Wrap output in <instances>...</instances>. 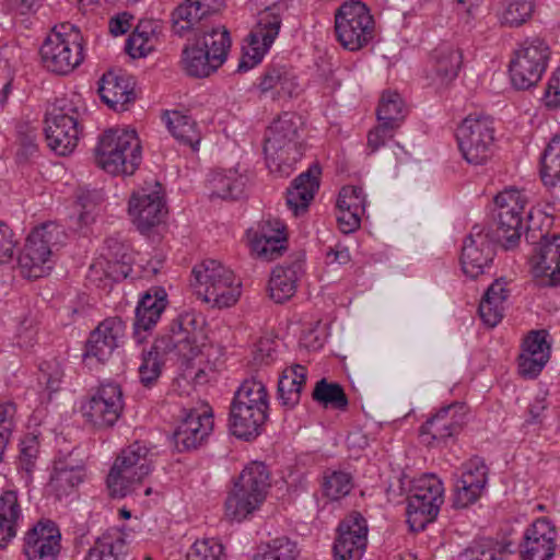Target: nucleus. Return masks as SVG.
<instances>
[{"label": "nucleus", "instance_id": "f257e3e1", "mask_svg": "<svg viewBox=\"0 0 560 560\" xmlns=\"http://www.w3.org/2000/svg\"><path fill=\"white\" fill-rule=\"evenodd\" d=\"M269 396L262 381L250 377L242 382L230 407L229 427L233 435L256 439L268 419Z\"/></svg>", "mask_w": 560, "mask_h": 560}, {"label": "nucleus", "instance_id": "f03ea898", "mask_svg": "<svg viewBox=\"0 0 560 560\" xmlns=\"http://www.w3.org/2000/svg\"><path fill=\"white\" fill-rule=\"evenodd\" d=\"M84 109L80 95L75 93L57 98L47 109L46 140L48 147L58 155H68L78 145L81 133L80 119Z\"/></svg>", "mask_w": 560, "mask_h": 560}, {"label": "nucleus", "instance_id": "7ed1b4c3", "mask_svg": "<svg viewBox=\"0 0 560 560\" xmlns=\"http://www.w3.org/2000/svg\"><path fill=\"white\" fill-rule=\"evenodd\" d=\"M195 294L212 307L234 305L241 296V284L232 270L214 259H206L191 271Z\"/></svg>", "mask_w": 560, "mask_h": 560}, {"label": "nucleus", "instance_id": "20e7f679", "mask_svg": "<svg viewBox=\"0 0 560 560\" xmlns=\"http://www.w3.org/2000/svg\"><path fill=\"white\" fill-rule=\"evenodd\" d=\"M97 165L113 175H132L141 163V143L135 130L109 129L95 149Z\"/></svg>", "mask_w": 560, "mask_h": 560}, {"label": "nucleus", "instance_id": "39448f33", "mask_svg": "<svg viewBox=\"0 0 560 560\" xmlns=\"http://www.w3.org/2000/svg\"><path fill=\"white\" fill-rule=\"evenodd\" d=\"M40 56L48 71L61 75L72 72L84 59L80 30L70 23L55 26L40 47Z\"/></svg>", "mask_w": 560, "mask_h": 560}, {"label": "nucleus", "instance_id": "423d86ee", "mask_svg": "<svg viewBox=\"0 0 560 560\" xmlns=\"http://www.w3.org/2000/svg\"><path fill=\"white\" fill-rule=\"evenodd\" d=\"M63 237V230L54 222L35 228L19 257L23 277L38 279L47 276L54 266V252L58 250Z\"/></svg>", "mask_w": 560, "mask_h": 560}, {"label": "nucleus", "instance_id": "0eeeda50", "mask_svg": "<svg viewBox=\"0 0 560 560\" xmlns=\"http://www.w3.org/2000/svg\"><path fill=\"white\" fill-rule=\"evenodd\" d=\"M152 470V454L147 445L135 442L117 456L107 476V487L113 497L125 498L136 491Z\"/></svg>", "mask_w": 560, "mask_h": 560}, {"label": "nucleus", "instance_id": "6e6552de", "mask_svg": "<svg viewBox=\"0 0 560 560\" xmlns=\"http://www.w3.org/2000/svg\"><path fill=\"white\" fill-rule=\"evenodd\" d=\"M338 43L349 51L368 46L375 35V22L369 8L359 0L342 3L335 13Z\"/></svg>", "mask_w": 560, "mask_h": 560}, {"label": "nucleus", "instance_id": "1a4fd4ad", "mask_svg": "<svg viewBox=\"0 0 560 560\" xmlns=\"http://www.w3.org/2000/svg\"><path fill=\"white\" fill-rule=\"evenodd\" d=\"M258 12L256 26L248 35V46L238 63V70L247 71L261 61L279 35L282 15L287 10L283 0H265Z\"/></svg>", "mask_w": 560, "mask_h": 560}, {"label": "nucleus", "instance_id": "9d476101", "mask_svg": "<svg viewBox=\"0 0 560 560\" xmlns=\"http://www.w3.org/2000/svg\"><path fill=\"white\" fill-rule=\"evenodd\" d=\"M301 117L285 112L269 126L265 137L264 152L266 160L277 166L291 165L302 156L299 130Z\"/></svg>", "mask_w": 560, "mask_h": 560}, {"label": "nucleus", "instance_id": "9b49d317", "mask_svg": "<svg viewBox=\"0 0 560 560\" xmlns=\"http://www.w3.org/2000/svg\"><path fill=\"white\" fill-rule=\"evenodd\" d=\"M550 56L551 49L542 38L532 37L521 43L509 66L513 86L517 90L536 86L548 68Z\"/></svg>", "mask_w": 560, "mask_h": 560}, {"label": "nucleus", "instance_id": "f8f14e48", "mask_svg": "<svg viewBox=\"0 0 560 560\" xmlns=\"http://www.w3.org/2000/svg\"><path fill=\"white\" fill-rule=\"evenodd\" d=\"M456 139L463 158L469 164L481 165L492 153L493 121L487 116L469 115L457 127Z\"/></svg>", "mask_w": 560, "mask_h": 560}, {"label": "nucleus", "instance_id": "ddd939ff", "mask_svg": "<svg viewBox=\"0 0 560 560\" xmlns=\"http://www.w3.org/2000/svg\"><path fill=\"white\" fill-rule=\"evenodd\" d=\"M196 318L194 314L185 313L175 318L170 327V334L155 339V349L162 351L165 360L188 365L200 353L195 337Z\"/></svg>", "mask_w": 560, "mask_h": 560}, {"label": "nucleus", "instance_id": "4468645a", "mask_svg": "<svg viewBox=\"0 0 560 560\" xmlns=\"http://www.w3.org/2000/svg\"><path fill=\"white\" fill-rule=\"evenodd\" d=\"M497 213V240L505 249L514 248L521 238L526 195L517 189H506L494 198Z\"/></svg>", "mask_w": 560, "mask_h": 560}, {"label": "nucleus", "instance_id": "2eb2a0df", "mask_svg": "<svg viewBox=\"0 0 560 560\" xmlns=\"http://www.w3.org/2000/svg\"><path fill=\"white\" fill-rule=\"evenodd\" d=\"M124 408L122 392L118 384L101 385L95 393L81 406L86 422L96 429L113 427Z\"/></svg>", "mask_w": 560, "mask_h": 560}, {"label": "nucleus", "instance_id": "dca6fc26", "mask_svg": "<svg viewBox=\"0 0 560 560\" xmlns=\"http://www.w3.org/2000/svg\"><path fill=\"white\" fill-rule=\"evenodd\" d=\"M466 413L467 408L462 402L441 408L420 427L422 442L431 447L446 444L462 431L466 423Z\"/></svg>", "mask_w": 560, "mask_h": 560}, {"label": "nucleus", "instance_id": "f3484780", "mask_svg": "<svg viewBox=\"0 0 560 560\" xmlns=\"http://www.w3.org/2000/svg\"><path fill=\"white\" fill-rule=\"evenodd\" d=\"M126 335V325L119 317H108L91 331L83 353L86 364L105 363Z\"/></svg>", "mask_w": 560, "mask_h": 560}, {"label": "nucleus", "instance_id": "a211bd4d", "mask_svg": "<svg viewBox=\"0 0 560 560\" xmlns=\"http://www.w3.org/2000/svg\"><path fill=\"white\" fill-rule=\"evenodd\" d=\"M558 530L548 517H539L524 532L518 545L521 560H552L557 550Z\"/></svg>", "mask_w": 560, "mask_h": 560}, {"label": "nucleus", "instance_id": "6ab92c4d", "mask_svg": "<svg viewBox=\"0 0 560 560\" xmlns=\"http://www.w3.org/2000/svg\"><path fill=\"white\" fill-rule=\"evenodd\" d=\"M224 7V0H185L173 12V30L179 36L198 33L209 27L212 15Z\"/></svg>", "mask_w": 560, "mask_h": 560}, {"label": "nucleus", "instance_id": "aec40b11", "mask_svg": "<svg viewBox=\"0 0 560 560\" xmlns=\"http://www.w3.org/2000/svg\"><path fill=\"white\" fill-rule=\"evenodd\" d=\"M60 550L61 533L51 520H39L24 535L23 553L27 560H57Z\"/></svg>", "mask_w": 560, "mask_h": 560}, {"label": "nucleus", "instance_id": "412c9836", "mask_svg": "<svg viewBox=\"0 0 560 560\" xmlns=\"http://www.w3.org/2000/svg\"><path fill=\"white\" fill-rule=\"evenodd\" d=\"M368 542V525L358 512L350 513L338 526L334 544L335 560H360Z\"/></svg>", "mask_w": 560, "mask_h": 560}, {"label": "nucleus", "instance_id": "4be33fe9", "mask_svg": "<svg viewBox=\"0 0 560 560\" xmlns=\"http://www.w3.org/2000/svg\"><path fill=\"white\" fill-rule=\"evenodd\" d=\"M184 412L185 416L174 432L175 446L179 452L198 448L213 429V416L209 409H190Z\"/></svg>", "mask_w": 560, "mask_h": 560}, {"label": "nucleus", "instance_id": "5701e85b", "mask_svg": "<svg viewBox=\"0 0 560 560\" xmlns=\"http://www.w3.org/2000/svg\"><path fill=\"white\" fill-rule=\"evenodd\" d=\"M155 188L158 189L151 192L145 189L133 192L129 201V213L141 233H145L160 224L166 215L165 203L158 183Z\"/></svg>", "mask_w": 560, "mask_h": 560}, {"label": "nucleus", "instance_id": "b1692460", "mask_svg": "<svg viewBox=\"0 0 560 560\" xmlns=\"http://www.w3.org/2000/svg\"><path fill=\"white\" fill-rule=\"evenodd\" d=\"M539 252L530 259L532 273L538 287L549 288L560 283V235L549 241L541 237Z\"/></svg>", "mask_w": 560, "mask_h": 560}, {"label": "nucleus", "instance_id": "393cba45", "mask_svg": "<svg viewBox=\"0 0 560 560\" xmlns=\"http://www.w3.org/2000/svg\"><path fill=\"white\" fill-rule=\"evenodd\" d=\"M492 245L488 236L479 226H474L466 237L460 256L462 268L465 275L475 279L490 267L493 259Z\"/></svg>", "mask_w": 560, "mask_h": 560}, {"label": "nucleus", "instance_id": "a878e982", "mask_svg": "<svg viewBox=\"0 0 560 560\" xmlns=\"http://www.w3.org/2000/svg\"><path fill=\"white\" fill-rule=\"evenodd\" d=\"M167 305V293L161 287L149 289L138 302L135 319V336L142 341L141 331H148L156 325Z\"/></svg>", "mask_w": 560, "mask_h": 560}, {"label": "nucleus", "instance_id": "bb28decb", "mask_svg": "<svg viewBox=\"0 0 560 560\" xmlns=\"http://www.w3.org/2000/svg\"><path fill=\"white\" fill-rule=\"evenodd\" d=\"M106 249L107 254L92 264V278H95L100 269L106 270L115 281L127 278L132 271L129 247L117 238L110 237L106 240Z\"/></svg>", "mask_w": 560, "mask_h": 560}, {"label": "nucleus", "instance_id": "cd10ccee", "mask_svg": "<svg viewBox=\"0 0 560 560\" xmlns=\"http://www.w3.org/2000/svg\"><path fill=\"white\" fill-rule=\"evenodd\" d=\"M320 167L314 164L300 174L288 188L287 205L295 217L305 212L319 188Z\"/></svg>", "mask_w": 560, "mask_h": 560}, {"label": "nucleus", "instance_id": "c85d7f7f", "mask_svg": "<svg viewBox=\"0 0 560 560\" xmlns=\"http://www.w3.org/2000/svg\"><path fill=\"white\" fill-rule=\"evenodd\" d=\"M463 62L462 51L450 43L435 47L430 56L431 71L434 81L440 85L452 82L459 72Z\"/></svg>", "mask_w": 560, "mask_h": 560}, {"label": "nucleus", "instance_id": "c756f323", "mask_svg": "<svg viewBox=\"0 0 560 560\" xmlns=\"http://www.w3.org/2000/svg\"><path fill=\"white\" fill-rule=\"evenodd\" d=\"M98 93L104 103L117 112L128 109L135 101L131 80L127 75L104 74L100 82Z\"/></svg>", "mask_w": 560, "mask_h": 560}, {"label": "nucleus", "instance_id": "7c9ffc66", "mask_svg": "<svg viewBox=\"0 0 560 560\" xmlns=\"http://www.w3.org/2000/svg\"><path fill=\"white\" fill-rule=\"evenodd\" d=\"M296 88L295 75L284 66L268 67L258 84L260 93L270 96L275 101L291 97Z\"/></svg>", "mask_w": 560, "mask_h": 560}, {"label": "nucleus", "instance_id": "2f4dec72", "mask_svg": "<svg viewBox=\"0 0 560 560\" xmlns=\"http://www.w3.org/2000/svg\"><path fill=\"white\" fill-rule=\"evenodd\" d=\"M23 518L19 493L5 490L0 494V549L16 536L20 522Z\"/></svg>", "mask_w": 560, "mask_h": 560}, {"label": "nucleus", "instance_id": "473e14b6", "mask_svg": "<svg viewBox=\"0 0 560 560\" xmlns=\"http://www.w3.org/2000/svg\"><path fill=\"white\" fill-rule=\"evenodd\" d=\"M509 295L510 290L502 279L487 289L478 307L479 316L487 326L495 327L502 320Z\"/></svg>", "mask_w": 560, "mask_h": 560}, {"label": "nucleus", "instance_id": "72a5a7b5", "mask_svg": "<svg viewBox=\"0 0 560 560\" xmlns=\"http://www.w3.org/2000/svg\"><path fill=\"white\" fill-rule=\"evenodd\" d=\"M128 553L125 533L113 527L96 538L89 549L85 560H124Z\"/></svg>", "mask_w": 560, "mask_h": 560}, {"label": "nucleus", "instance_id": "f704fd0d", "mask_svg": "<svg viewBox=\"0 0 560 560\" xmlns=\"http://www.w3.org/2000/svg\"><path fill=\"white\" fill-rule=\"evenodd\" d=\"M163 120L172 136L182 144L197 151L201 141V131L197 121L179 110H166Z\"/></svg>", "mask_w": 560, "mask_h": 560}, {"label": "nucleus", "instance_id": "c9c22d12", "mask_svg": "<svg viewBox=\"0 0 560 560\" xmlns=\"http://www.w3.org/2000/svg\"><path fill=\"white\" fill-rule=\"evenodd\" d=\"M302 271V264L299 261L289 266H277L269 280L270 298L276 303L290 300L296 291V283Z\"/></svg>", "mask_w": 560, "mask_h": 560}, {"label": "nucleus", "instance_id": "e433bc0d", "mask_svg": "<svg viewBox=\"0 0 560 560\" xmlns=\"http://www.w3.org/2000/svg\"><path fill=\"white\" fill-rule=\"evenodd\" d=\"M212 58V62L222 66L231 47L230 32L223 25H212L195 36V39Z\"/></svg>", "mask_w": 560, "mask_h": 560}, {"label": "nucleus", "instance_id": "4c0bfd02", "mask_svg": "<svg viewBox=\"0 0 560 560\" xmlns=\"http://www.w3.org/2000/svg\"><path fill=\"white\" fill-rule=\"evenodd\" d=\"M83 478L84 469L82 466H73L65 460H58L54 465L47 489L57 499H61L69 495L83 481Z\"/></svg>", "mask_w": 560, "mask_h": 560}, {"label": "nucleus", "instance_id": "58836bf2", "mask_svg": "<svg viewBox=\"0 0 560 560\" xmlns=\"http://www.w3.org/2000/svg\"><path fill=\"white\" fill-rule=\"evenodd\" d=\"M306 382V368L294 364L287 368L278 382V399L282 406L292 409L301 399L302 389Z\"/></svg>", "mask_w": 560, "mask_h": 560}, {"label": "nucleus", "instance_id": "ea45409f", "mask_svg": "<svg viewBox=\"0 0 560 560\" xmlns=\"http://www.w3.org/2000/svg\"><path fill=\"white\" fill-rule=\"evenodd\" d=\"M432 497H425L422 492L417 493L413 491V487L411 486L410 493L407 499V523L412 532H420L425 528V526L433 522L439 514L441 506H434L432 510L429 504L431 503Z\"/></svg>", "mask_w": 560, "mask_h": 560}, {"label": "nucleus", "instance_id": "a19ab883", "mask_svg": "<svg viewBox=\"0 0 560 560\" xmlns=\"http://www.w3.org/2000/svg\"><path fill=\"white\" fill-rule=\"evenodd\" d=\"M158 22L142 20L126 42V51L132 58L145 57L154 49L158 39Z\"/></svg>", "mask_w": 560, "mask_h": 560}, {"label": "nucleus", "instance_id": "79ce46f5", "mask_svg": "<svg viewBox=\"0 0 560 560\" xmlns=\"http://www.w3.org/2000/svg\"><path fill=\"white\" fill-rule=\"evenodd\" d=\"M234 485L249 493H253L254 498L264 502L267 490L270 487L267 466L261 462H253L248 464L242 470Z\"/></svg>", "mask_w": 560, "mask_h": 560}, {"label": "nucleus", "instance_id": "37998d69", "mask_svg": "<svg viewBox=\"0 0 560 560\" xmlns=\"http://www.w3.org/2000/svg\"><path fill=\"white\" fill-rule=\"evenodd\" d=\"M183 63L186 72L196 78H206L220 68L196 40L184 47Z\"/></svg>", "mask_w": 560, "mask_h": 560}, {"label": "nucleus", "instance_id": "c03bdc74", "mask_svg": "<svg viewBox=\"0 0 560 560\" xmlns=\"http://www.w3.org/2000/svg\"><path fill=\"white\" fill-rule=\"evenodd\" d=\"M246 180L234 170L217 172L210 179L211 195L222 199H238L244 194Z\"/></svg>", "mask_w": 560, "mask_h": 560}, {"label": "nucleus", "instance_id": "a18cd8bd", "mask_svg": "<svg viewBox=\"0 0 560 560\" xmlns=\"http://www.w3.org/2000/svg\"><path fill=\"white\" fill-rule=\"evenodd\" d=\"M261 503L258 499L254 498L253 493L234 485L233 490L225 500V514L230 520L241 522L258 509Z\"/></svg>", "mask_w": 560, "mask_h": 560}, {"label": "nucleus", "instance_id": "49530a36", "mask_svg": "<svg viewBox=\"0 0 560 560\" xmlns=\"http://www.w3.org/2000/svg\"><path fill=\"white\" fill-rule=\"evenodd\" d=\"M510 552V544L485 538L467 548L459 560H505Z\"/></svg>", "mask_w": 560, "mask_h": 560}, {"label": "nucleus", "instance_id": "de8ad7c7", "mask_svg": "<svg viewBox=\"0 0 560 560\" xmlns=\"http://www.w3.org/2000/svg\"><path fill=\"white\" fill-rule=\"evenodd\" d=\"M406 106L397 92L384 91L376 110L378 121L399 128L406 116Z\"/></svg>", "mask_w": 560, "mask_h": 560}, {"label": "nucleus", "instance_id": "09e8293b", "mask_svg": "<svg viewBox=\"0 0 560 560\" xmlns=\"http://www.w3.org/2000/svg\"><path fill=\"white\" fill-rule=\"evenodd\" d=\"M313 399L325 408L346 410L349 401L342 386L326 378L319 380L312 393Z\"/></svg>", "mask_w": 560, "mask_h": 560}, {"label": "nucleus", "instance_id": "8fccbe9b", "mask_svg": "<svg viewBox=\"0 0 560 560\" xmlns=\"http://www.w3.org/2000/svg\"><path fill=\"white\" fill-rule=\"evenodd\" d=\"M540 177L547 187H553L560 182V133L550 140L544 151Z\"/></svg>", "mask_w": 560, "mask_h": 560}, {"label": "nucleus", "instance_id": "3c124183", "mask_svg": "<svg viewBox=\"0 0 560 560\" xmlns=\"http://www.w3.org/2000/svg\"><path fill=\"white\" fill-rule=\"evenodd\" d=\"M534 11V0H502L499 19L508 26L524 24Z\"/></svg>", "mask_w": 560, "mask_h": 560}, {"label": "nucleus", "instance_id": "603ef678", "mask_svg": "<svg viewBox=\"0 0 560 560\" xmlns=\"http://www.w3.org/2000/svg\"><path fill=\"white\" fill-rule=\"evenodd\" d=\"M296 544L288 537H279L258 548L252 560H295Z\"/></svg>", "mask_w": 560, "mask_h": 560}, {"label": "nucleus", "instance_id": "864d4df0", "mask_svg": "<svg viewBox=\"0 0 560 560\" xmlns=\"http://www.w3.org/2000/svg\"><path fill=\"white\" fill-rule=\"evenodd\" d=\"M39 454V441L34 434L26 435L20 444V455L18 459V470L23 474L26 483L33 480V474L36 468V462Z\"/></svg>", "mask_w": 560, "mask_h": 560}, {"label": "nucleus", "instance_id": "5fc2aeb1", "mask_svg": "<svg viewBox=\"0 0 560 560\" xmlns=\"http://www.w3.org/2000/svg\"><path fill=\"white\" fill-rule=\"evenodd\" d=\"M352 489V477L350 474L340 470H328L324 474L322 482L323 495L331 501H337Z\"/></svg>", "mask_w": 560, "mask_h": 560}, {"label": "nucleus", "instance_id": "6e6d98bb", "mask_svg": "<svg viewBox=\"0 0 560 560\" xmlns=\"http://www.w3.org/2000/svg\"><path fill=\"white\" fill-rule=\"evenodd\" d=\"M162 351L155 349V342L148 352L142 353V362L139 366V378L145 387L152 386L160 377L163 366Z\"/></svg>", "mask_w": 560, "mask_h": 560}, {"label": "nucleus", "instance_id": "4d7b16f0", "mask_svg": "<svg viewBox=\"0 0 560 560\" xmlns=\"http://www.w3.org/2000/svg\"><path fill=\"white\" fill-rule=\"evenodd\" d=\"M186 560H226V555L219 539L202 538L190 546Z\"/></svg>", "mask_w": 560, "mask_h": 560}, {"label": "nucleus", "instance_id": "13d9d810", "mask_svg": "<svg viewBox=\"0 0 560 560\" xmlns=\"http://www.w3.org/2000/svg\"><path fill=\"white\" fill-rule=\"evenodd\" d=\"M413 491L422 492L425 497H432L429 504L432 510L434 506H441L444 502V487L442 480L435 474H424L412 481Z\"/></svg>", "mask_w": 560, "mask_h": 560}, {"label": "nucleus", "instance_id": "bf43d9fd", "mask_svg": "<svg viewBox=\"0 0 560 560\" xmlns=\"http://www.w3.org/2000/svg\"><path fill=\"white\" fill-rule=\"evenodd\" d=\"M252 250L260 259L271 261L287 250V240L280 238H266V237H249Z\"/></svg>", "mask_w": 560, "mask_h": 560}, {"label": "nucleus", "instance_id": "052dcab7", "mask_svg": "<svg viewBox=\"0 0 560 560\" xmlns=\"http://www.w3.org/2000/svg\"><path fill=\"white\" fill-rule=\"evenodd\" d=\"M489 469L485 462L479 457L471 458L463 467L460 479L467 482L469 486L483 491L488 482Z\"/></svg>", "mask_w": 560, "mask_h": 560}, {"label": "nucleus", "instance_id": "680f3d73", "mask_svg": "<svg viewBox=\"0 0 560 560\" xmlns=\"http://www.w3.org/2000/svg\"><path fill=\"white\" fill-rule=\"evenodd\" d=\"M549 361L548 354L541 351L536 354L521 352L518 355V373L526 378H535Z\"/></svg>", "mask_w": 560, "mask_h": 560}, {"label": "nucleus", "instance_id": "e2e57ef3", "mask_svg": "<svg viewBox=\"0 0 560 560\" xmlns=\"http://www.w3.org/2000/svg\"><path fill=\"white\" fill-rule=\"evenodd\" d=\"M15 405L4 402L0 405V463L14 428Z\"/></svg>", "mask_w": 560, "mask_h": 560}, {"label": "nucleus", "instance_id": "0e129e2a", "mask_svg": "<svg viewBox=\"0 0 560 560\" xmlns=\"http://www.w3.org/2000/svg\"><path fill=\"white\" fill-rule=\"evenodd\" d=\"M365 196L362 188L355 186L343 187L337 199V209H350L364 212Z\"/></svg>", "mask_w": 560, "mask_h": 560}, {"label": "nucleus", "instance_id": "69168bd1", "mask_svg": "<svg viewBox=\"0 0 560 560\" xmlns=\"http://www.w3.org/2000/svg\"><path fill=\"white\" fill-rule=\"evenodd\" d=\"M482 491L475 488L474 486H469L463 479L458 478L455 483L454 495H453V505L456 509H465L469 505L477 502V500L481 497Z\"/></svg>", "mask_w": 560, "mask_h": 560}, {"label": "nucleus", "instance_id": "338daca9", "mask_svg": "<svg viewBox=\"0 0 560 560\" xmlns=\"http://www.w3.org/2000/svg\"><path fill=\"white\" fill-rule=\"evenodd\" d=\"M37 328L34 317L26 316L18 325L15 332L16 346L21 349H30L36 343Z\"/></svg>", "mask_w": 560, "mask_h": 560}, {"label": "nucleus", "instance_id": "774afa93", "mask_svg": "<svg viewBox=\"0 0 560 560\" xmlns=\"http://www.w3.org/2000/svg\"><path fill=\"white\" fill-rule=\"evenodd\" d=\"M248 237L287 240L285 225L279 219H267L259 223L257 230H249Z\"/></svg>", "mask_w": 560, "mask_h": 560}]
</instances>
